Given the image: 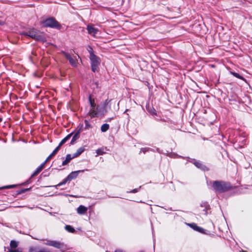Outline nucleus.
Masks as SVG:
<instances>
[{"label":"nucleus","instance_id":"nucleus-1","mask_svg":"<svg viewBox=\"0 0 252 252\" xmlns=\"http://www.w3.org/2000/svg\"><path fill=\"white\" fill-rule=\"evenodd\" d=\"M22 35L28 36L37 41L45 42L46 37L45 35L37 30L32 28L30 29L27 32H23L21 33Z\"/></svg>","mask_w":252,"mask_h":252},{"label":"nucleus","instance_id":"nucleus-2","mask_svg":"<svg viewBox=\"0 0 252 252\" xmlns=\"http://www.w3.org/2000/svg\"><path fill=\"white\" fill-rule=\"evenodd\" d=\"M213 188L216 192H223L229 190L231 186L229 183L215 181L213 182Z\"/></svg>","mask_w":252,"mask_h":252},{"label":"nucleus","instance_id":"nucleus-3","mask_svg":"<svg viewBox=\"0 0 252 252\" xmlns=\"http://www.w3.org/2000/svg\"><path fill=\"white\" fill-rule=\"evenodd\" d=\"M109 102V101L106 99L103 104L97 106L96 110L92 109L91 111V117L104 116L107 113L106 106Z\"/></svg>","mask_w":252,"mask_h":252},{"label":"nucleus","instance_id":"nucleus-4","mask_svg":"<svg viewBox=\"0 0 252 252\" xmlns=\"http://www.w3.org/2000/svg\"><path fill=\"white\" fill-rule=\"evenodd\" d=\"M44 244L49 246H52L55 248L60 249L62 251H63L65 249L66 247L63 243H61L59 241L50 240H44Z\"/></svg>","mask_w":252,"mask_h":252},{"label":"nucleus","instance_id":"nucleus-5","mask_svg":"<svg viewBox=\"0 0 252 252\" xmlns=\"http://www.w3.org/2000/svg\"><path fill=\"white\" fill-rule=\"evenodd\" d=\"M90 59L92 71L94 72L97 71L101 62L100 58L96 55H92V57H90Z\"/></svg>","mask_w":252,"mask_h":252},{"label":"nucleus","instance_id":"nucleus-6","mask_svg":"<svg viewBox=\"0 0 252 252\" xmlns=\"http://www.w3.org/2000/svg\"><path fill=\"white\" fill-rule=\"evenodd\" d=\"M79 174V171H74L71 172L65 179H64L63 182L58 184L57 185L53 186H48L47 187H55L57 188V187L61 186L65 184L67 181H70L75 178H76Z\"/></svg>","mask_w":252,"mask_h":252},{"label":"nucleus","instance_id":"nucleus-7","mask_svg":"<svg viewBox=\"0 0 252 252\" xmlns=\"http://www.w3.org/2000/svg\"><path fill=\"white\" fill-rule=\"evenodd\" d=\"M43 24L44 27L51 28H58L59 26L58 22L53 18L47 19L43 22Z\"/></svg>","mask_w":252,"mask_h":252},{"label":"nucleus","instance_id":"nucleus-8","mask_svg":"<svg viewBox=\"0 0 252 252\" xmlns=\"http://www.w3.org/2000/svg\"><path fill=\"white\" fill-rule=\"evenodd\" d=\"M67 139L66 140V141H67L70 139H71L70 141V144L73 145L75 143H76L78 141V140L79 139V130H77L75 133H71L67 135L66 137H68Z\"/></svg>","mask_w":252,"mask_h":252},{"label":"nucleus","instance_id":"nucleus-9","mask_svg":"<svg viewBox=\"0 0 252 252\" xmlns=\"http://www.w3.org/2000/svg\"><path fill=\"white\" fill-rule=\"evenodd\" d=\"M87 31L89 34L90 35L97 37L99 34V31L97 29L94 28V27L91 26H88L87 27Z\"/></svg>","mask_w":252,"mask_h":252},{"label":"nucleus","instance_id":"nucleus-10","mask_svg":"<svg viewBox=\"0 0 252 252\" xmlns=\"http://www.w3.org/2000/svg\"><path fill=\"white\" fill-rule=\"evenodd\" d=\"M68 137H64L60 143L59 146L53 151V152L49 155V158H52L53 156H54L57 153V152L60 149V147L61 146H62L63 144H64L66 142V140L67 139Z\"/></svg>","mask_w":252,"mask_h":252},{"label":"nucleus","instance_id":"nucleus-11","mask_svg":"<svg viewBox=\"0 0 252 252\" xmlns=\"http://www.w3.org/2000/svg\"><path fill=\"white\" fill-rule=\"evenodd\" d=\"M64 56L69 60L70 63L72 66L77 65V60L75 57H72L71 56L67 53H64Z\"/></svg>","mask_w":252,"mask_h":252},{"label":"nucleus","instance_id":"nucleus-12","mask_svg":"<svg viewBox=\"0 0 252 252\" xmlns=\"http://www.w3.org/2000/svg\"><path fill=\"white\" fill-rule=\"evenodd\" d=\"M76 156L75 155H74L73 156H71L69 154L67 155L65 158V159L63 161L62 165L64 166V165L67 164L70 162L71 159H72L73 158H74V157H75Z\"/></svg>","mask_w":252,"mask_h":252},{"label":"nucleus","instance_id":"nucleus-13","mask_svg":"<svg viewBox=\"0 0 252 252\" xmlns=\"http://www.w3.org/2000/svg\"><path fill=\"white\" fill-rule=\"evenodd\" d=\"M89 102L91 105V109L89 111V114L91 115V111L92 109L96 110L95 108V103L94 99L92 98V96L91 95L89 96Z\"/></svg>","mask_w":252,"mask_h":252},{"label":"nucleus","instance_id":"nucleus-14","mask_svg":"<svg viewBox=\"0 0 252 252\" xmlns=\"http://www.w3.org/2000/svg\"><path fill=\"white\" fill-rule=\"evenodd\" d=\"M46 161L43 163L41 164L35 170V171L32 175V177H33L37 175L44 168L45 164Z\"/></svg>","mask_w":252,"mask_h":252},{"label":"nucleus","instance_id":"nucleus-15","mask_svg":"<svg viewBox=\"0 0 252 252\" xmlns=\"http://www.w3.org/2000/svg\"><path fill=\"white\" fill-rule=\"evenodd\" d=\"M29 252H50L45 249H42L38 251H36L35 250V248H34L33 247H31L29 249Z\"/></svg>","mask_w":252,"mask_h":252},{"label":"nucleus","instance_id":"nucleus-16","mask_svg":"<svg viewBox=\"0 0 252 252\" xmlns=\"http://www.w3.org/2000/svg\"><path fill=\"white\" fill-rule=\"evenodd\" d=\"M194 164L198 168H200L202 170H205L206 168V166L203 165L201 162L199 161H195L194 162Z\"/></svg>","mask_w":252,"mask_h":252},{"label":"nucleus","instance_id":"nucleus-17","mask_svg":"<svg viewBox=\"0 0 252 252\" xmlns=\"http://www.w3.org/2000/svg\"><path fill=\"white\" fill-rule=\"evenodd\" d=\"M65 229L68 232L70 233H74L75 231V230L73 227L69 225H66L65 226Z\"/></svg>","mask_w":252,"mask_h":252},{"label":"nucleus","instance_id":"nucleus-18","mask_svg":"<svg viewBox=\"0 0 252 252\" xmlns=\"http://www.w3.org/2000/svg\"><path fill=\"white\" fill-rule=\"evenodd\" d=\"M109 128V126L107 124H104L101 126V130L102 132H106Z\"/></svg>","mask_w":252,"mask_h":252},{"label":"nucleus","instance_id":"nucleus-19","mask_svg":"<svg viewBox=\"0 0 252 252\" xmlns=\"http://www.w3.org/2000/svg\"><path fill=\"white\" fill-rule=\"evenodd\" d=\"M18 243L14 240H12L10 242V246L11 248V249L16 248L18 246Z\"/></svg>","mask_w":252,"mask_h":252},{"label":"nucleus","instance_id":"nucleus-20","mask_svg":"<svg viewBox=\"0 0 252 252\" xmlns=\"http://www.w3.org/2000/svg\"><path fill=\"white\" fill-rule=\"evenodd\" d=\"M87 210V208L82 205H80V214H84Z\"/></svg>","mask_w":252,"mask_h":252},{"label":"nucleus","instance_id":"nucleus-21","mask_svg":"<svg viewBox=\"0 0 252 252\" xmlns=\"http://www.w3.org/2000/svg\"><path fill=\"white\" fill-rule=\"evenodd\" d=\"M87 49L90 54V57H92V55H95L94 53L93 50L91 46H88Z\"/></svg>","mask_w":252,"mask_h":252},{"label":"nucleus","instance_id":"nucleus-22","mask_svg":"<svg viewBox=\"0 0 252 252\" xmlns=\"http://www.w3.org/2000/svg\"><path fill=\"white\" fill-rule=\"evenodd\" d=\"M9 252H22V250L21 249H11L9 251Z\"/></svg>","mask_w":252,"mask_h":252},{"label":"nucleus","instance_id":"nucleus-23","mask_svg":"<svg viewBox=\"0 0 252 252\" xmlns=\"http://www.w3.org/2000/svg\"><path fill=\"white\" fill-rule=\"evenodd\" d=\"M189 226L192 228L194 230H196L197 227H198L195 223H191L189 224Z\"/></svg>","mask_w":252,"mask_h":252},{"label":"nucleus","instance_id":"nucleus-24","mask_svg":"<svg viewBox=\"0 0 252 252\" xmlns=\"http://www.w3.org/2000/svg\"><path fill=\"white\" fill-rule=\"evenodd\" d=\"M96 153L97 155H102L104 153V152L102 149H98L96 150Z\"/></svg>","mask_w":252,"mask_h":252},{"label":"nucleus","instance_id":"nucleus-25","mask_svg":"<svg viewBox=\"0 0 252 252\" xmlns=\"http://www.w3.org/2000/svg\"><path fill=\"white\" fill-rule=\"evenodd\" d=\"M204 229L201 227H199L198 226V227H197V229H196V231L199 232H201V233H204Z\"/></svg>","mask_w":252,"mask_h":252},{"label":"nucleus","instance_id":"nucleus-26","mask_svg":"<svg viewBox=\"0 0 252 252\" xmlns=\"http://www.w3.org/2000/svg\"><path fill=\"white\" fill-rule=\"evenodd\" d=\"M149 148H144L141 149L140 152V153L143 152V153H145V152L148 151L149 150Z\"/></svg>","mask_w":252,"mask_h":252},{"label":"nucleus","instance_id":"nucleus-27","mask_svg":"<svg viewBox=\"0 0 252 252\" xmlns=\"http://www.w3.org/2000/svg\"><path fill=\"white\" fill-rule=\"evenodd\" d=\"M233 75L234 76L238 78H241L240 75L239 74L237 73H233Z\"/></svg>","mask_w":252,"mask_h":252},{"label":"nucleus","instance_id":"nucleus-28","mask_svg":"<svg viewBox=\"0 0 252 252\" xmlns=\"http://www.w3.org/2000/svg\"><path fill=\"white\" fill-rule=\"evenodd\" d=\"M138 191V189H133L132 190H131V191H129V192L130 193H136Z\"/></svg>","mask_w":252,"mask_h":252},{"label":"nucleus","instance_id":"nucleus-29","mask_svg":"<svg viewBox=\"0 0 252 252\" xmlns=\"http://www.w3.org/2000/svg\"><path fill=\"white\" fill-rule=\"evenodd\" d=\"M14 187V186H13V185H11V186H6V187H3V188H3V189H10V188H13Z\"/></svg>","mask_w":252,"mask_h":252},{"label":"nucleus","instance_id":"nucleus-30","mask_svg":"<svg viewBox=\"0 0 252 252\" xmlns=\"http://www.w3.org/2000/svg\"><path fill=\"white\" fill-rule=\"evenodd\" d=\"M115 252H123V251H122V250L118 249V250H116L115 251Z\"/></svg>","mask_w":252,"mask_h":252},{"label":"nucleus","instance_id":"nucleus-31","mask_svg":"<svg viewBox=\"0 0 252 252\" xmlns=\"http://www.w3.org/2000/svg\"><path fill=\"white\" fill-rule=\"evenodd\" d=\"M84 151V149H81V148H80V155L81 154V153H82Z\"/></svg>","mask_w":252,"mask_h":252},{"label":"nucleus","instance_id":"nucleus-32","mask_svg":"<svg viewBox=\"0 0 252 252\" xmlns=\"http://www.w3.org/2000/svg\"><path fill=\"white\" fill-rule=\"evenodd\" d=\"M3 23H4L3 21H0V25L3 24Z\"/></svg>","mask_w":252,"mask_h":252},{"label":"nucleus","instance_id":"nucleus-33","mask_svg":"<svg viewBox=\"0 0 252 252\" xmlns=\"http://www.w3.org/2000/svg\"><path fill=\"white\" fill-rule=\"evenodd\" d=\"M76 211L78 213H79V207L76 209Z\"/></svg>","mask_w":252,"mask_h":252},{"label":"nucleus","instance_id":"nucleus-34","mask_svg":"<svg viewBox=\"0 0 252 252\" xmlns=\"http://www.w3.org/2000/svg\"><path fill=\"white\" fill-rule=\"evenodd\" d=\"M51 158H49V156L48 157V158L46 159V161L50 159Z\"/></svg>","mask_w":252,"mask_h":252},{"label":"nucleus","instance_id":"nucleus-35","mask_svg":"<svg viewBox=\"0 0 252 252\" xmlns=\"http://www.w3.org/2000/svg\"><path fill=\"white\" fill-rule=\"evenodd\" d=\"M2 121V119L1 118H0V122H1Z\"/></svg>","mask_w":252,"mask_h":252}]
</instances>
